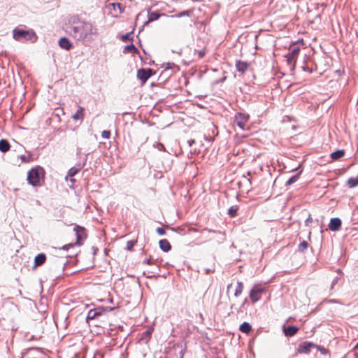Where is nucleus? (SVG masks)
Wrapping results in <instances>:
<instances>
[{
    "label": "nucleus",
    "instance_id": "1",
    "mask_svg": "<svg viewBox=\"0 0 358 358\" xmlns=\"http://www.w3.org/2000/svg\"><path fill=\"white\" fill-rule=\"evenodd\" d=\"M69 29L70 35L77 41L91 42L97 34V29L92 23L76 17L72 20Z\"/></svg>",
    "mask_w": 358,
    "mask_h": 358
},
{
    "label": "nucleus",
    "instance_id": "2",
    "mask_svg": "<svg viewBox=\"0 0 358 358\" xmlns=\"http://www.w3.org/2000/svg\"><path fill=\"white\" fill-rule=\"evenodd\" d=\"M44 174V170L41 166H36L31 169L27 173L28 182L33 185L36 186L39 184L41 179Z\"/></svg>",
    "mask_w": 358,
    "mask_h": 358
},
{
    "label": "nucleus",
    "instance_id": "3",
    "mask_svg": "<svg viewBox=\"0 0 358 358\" xmlns=\"http://www.w3.org/2000/svg\"><path fill=\"white\" fill-rule=\"evenodd\" d=\"M32 36L34 34L28 31L15 29L13 31V38L18 41H28Z\"/></svg>",
    "mask_w": 358,
    "mask_h": 358
},
{
    "label": "nucleus",
    "instance_id": "4",
    "mask_svg": "<svg viewBox=\"0 0 358 358\" xmlns=\"http://www.w3.org/2000/svg\"><path fill=\"white\" fill-rule=\"evenodd\" d=\"M248 120L249 115L242 113H237L234 117L235 124L242 130L245 129Z\"/></svg>",
    "mask_w": 358,
    "mask_h": 358
},
{
    "label": "nucleus",
    "instance_id": "5",
    "mask_svg": "<svg viewBox=\"0 0 358 358\" xmlns=\"http://www.w3.org/2000/svg\"><path fill=\"white\" fill-rule=\"evenodd\" d=\"M265 292L264 287L259 285H255L250 292V298L252 303H256L260 299V294Z\"/></svg>",
    "mask_w": 358,
    "mask_h": 358
},
{
    "label": "nucleus",
    "instance_id": "6",
    "mask_svg": "<svg viewBox=\"0 0 358 358\" xmlns=\"http://www.w3.org/2000/svg\"><path fill=\"white\" fill-rule=\"evenodd\" d=\"M73 230L76 235V243L78 245H82L83 241L87 238L85 229L83 227L76 225Z\"/></svg>",
    "mask_w": 358,
    "mask_h": 358
},
{
    "label": "nucleus",
    "instance_id": "7",
    "mask_svg": "<svg viewBox=\"0 0 358 358\" xmlns=\"http://www.w3.org/2000/svg\"><path fill=\"white\" fill-rule=\"evenodd\" d=\"M300 49L298 47H294L289 50V52L285 56L288 64L295 65L296 58L299 53Z\"/></svg>",
    "mask_w": 358,
    "mask_h": 358
},
{
    "label": "nucleus",
    "instance_id": "8",
    "mask_svg": "<svg viewBox=\"0 0 358 358\" xmlns=\"http://www.w3.org/2000/svg\"><path fill=\"white\" fill-rule=\"evenodd\" d=\"M153 74L154 71L151 69H141L137 71V78L142 82V83H145Z\"/></svg>",
    "mask_w": 358,
    "mask_h": 358
},
{
    "label": "nucleus",
    "instance_id": "9",
    "mask_svg": "<svg viewBox=\"0 0 358 358\" xmlns=\"http://www.w3.org/2000/svg\"><path fill=\"white\" fill-rule=\"evenodd\" d=\"M208 232L209 234H213V236L209 237L211 240H215L218 243H222L225 239L224 234L221 231H211L208 229H203V233Z\"/></svg>",
    "mask_w": 358,
    "mask_h": 358
},
{
    "label": "nucleus",
    "instance_id": "10",
    "mask_svg": "<svg viewBox=\"0 0 358 358\" xmlns=\"http://www.w3.org/2000/svg\"><path fill=\"white\" fill-rule=\"evenodd\" d=\"M341 226V219L336 217L331 218L329 224V228L331 231H336L339 229Z\"/></svg>",
    "mask_w": 358,
    "mask_h": 358
},
{
    "label": "nucleus",
    "instance_id": "11",
    "mask_svg": "<svg viewBox=\"0 0 358 358\" xmlns=\"http://www.w3.org/2000/svg\"><path fill=\"white\" fill-rule=\"evenodd\" d=\"M314 347V344L310 342H303L299 346V352L300 353H308L310 350Z\"/></svg>",
    "mask_w": 358,
    "mask_h": 358
},
{
    "label": "nucleus",
    "instance_id": "12",
    "mask_svg": "<svg viewBox=\"0 0 358 358\" xmlns=\"http://www.w3.org/2000/svg\"><path fill=\"white\" fill-rule=\"evenodd\" d=\"M299 329L295 326H289L287 327H283V332L285 335L287 337L293 336L295 335Z\"/></svg>",
    "mask_w": 358,
    "mask_h": 358
},
{
    "label": "nucleus",
    "instance_id": "13",
    "mask_svg": "<svg viewBox=\"0 0 358 358\" xmlns=\"http://www.w3.org/2000/svg\"><path fill=\"white\" fill-rule=\"evenodd\" d=\"M59 46L66 50H69L72 48V43L71 41L66 37H63L60 38L59 41Z\"/></svg>",
    "mask_w": 358,
    "mask_h": 358
},
{
    "label": "nucleus",
    "instance_id": "14",
    "mask_svg": "<svg viewBox=\"0 0 358 358\" xmlns=\"http://www.w3.org/2000/svg\"><path fill=\"white\" fill-rule=\"evenodd\" d=\"M46 260V256L43 253H40L35 257L34 266L36 267L43 265Z\"/></svg>",
    "mask_w": 358,
    "mask_h": 358
},
{
    "label": "nucleus",
    "instance_id": "15",
    "mask_svg": "<svg viewBox=\"0 0 358 358\" xmlns=\"http://www.w3.org/2000/svg\"><path fill=\"white\" fill-rule=\"evenodd\" d=\"M236 67L238 71L243 73L248 70L249 64L245 62L237 61L236 63Z\"/></svg>",
    "mask_w": 358,
    "mask_h": 358
},
{
    "label": "nucleus",
    "instance_id": "16",
    "mask_svg": "<svg viewBox=\"0 0 358 358\" xmlns=\"http://www.w3.org/2000/svg\"><path fill=\"white\" fill-rule=\"evenodd\" d=\"M82 169V166L80 164H78L72 168H71L69 171L67 176L66 177V180H68V178H72L76 176Z\"/></svg>",
    "mask_w": 358,
    "mask_h": 358
},
{
    "label": "nucleus",
    "instance_id": "17",
    "mask_svg": "<svg viewBox=\"0 0 358 358\" xmlns=\"http://www.w3.org/2000/svg\"><path fill=\"white\" fill-rule=\"evenodd\" d=\"M84 117V108L79 106L78 109L76 112L75 114H73L71 116V118L74 120H83Z\"/></svg>",
    "mask_w": 358,
    "mask_h": 358
},
{
    "label": "nucleus",
    "instance_id": "18",
    "mask_svg": "<svg viewBox=\"0 0 358 358\" xmlns=\"http://www.w3.org/2000/svg\"><path fill=\"white\" fill-rule=\"evenodd\" d=\"M159 248L164 252H168L171 250V244L166 239L160 240L159 242Z\"/></svg>",
    "mask_w": 358,
    "mask_h": 358
},
{
    "label": "nucleus",
    "instance_id": "19",
    "mask_svg": "<svg viewBox=\"0 0 358 358\" xmlns=\"http://www.w3.org/2000/svg\"><path fill=\"white\" fill-rule=\"evenodd\" d=\"M10 145L7 140L1 139L0 141V151L6 152L10 150Z\"/></svg>",
    "mask_w": 358,
    "mask_h": 358
},
{
    "label": "nucleus",
    "instance_id": "20",
    "mask_svg": "<svg viewBox=\"0 0 358 358\" xmlns=\"http://www.w3.org/2000/svg\"><path fill=\"white\" fill-rule=\"evenodd\" d=\"M148 22H153L159 18L161 15H165L164 14H159L156 12H150L148 10Z\"/></svg>",
    "mask_w": 358,
    "mask_h": 358
},
{
    "label": "nucleus",
    "instance_id": "21",
    "mask_svg": "<svg viewBox=\"0 0 358 358\" xmlns=\"http://www.w3.org/2000/svg\"><path fill=\"white\" fill-rule=\"evenodd\" d=\"M345 155V151L343 150H338L331 154V157L333 159H338L343 157Z\"/></svg>",
    "mask_w": 358,
    "mask_h": 358
},
{
    "label": "nucleus",
    "instance_id": "22",
    "mask_svg": "<svg viewBox=\"0 0 358 358\" xmlns=\"http://www.w3.org/2000/svg\"><path fill=\"white\" fill-rule=\"evenodd\" d=\"M239 329H240L241 331H242L243 333L248 334L251 331L252 327H251V325L249 323L243 322L240 326Z\"/></svg>",
    "mask_w": 358,
    "mask_h": 358
},
{
    "label": "nucleus",
    "instance_id": "23",
    "mask_svg": "<svg viewBox=\"0 0 358 358\" xmlns=\"http://www.w3.org/2000/svg\"><path fill=\"white\" fill-rule=\"evenodd\" d=\"M243 284L242 282H237V285H236V289H235V292H234V296L236 297H238L242 292H243Z\"/></svg>",
    "mask_w": 358,
    "mask_h": 358
},
{
    "label": "nucleus",
    "instance_id": "24",
    "mask_svg": "<svg viewBox=\"0 0 358 358\" xmlns=\"http://www.w3.org/2000/svg\"><path fill=\"white\" fill-rule=\"evenodd\" d=\"M137 50L134 45H129L124 47V52H135Z\"/></svg>",
    "mask_w": 358,
    "mask_h": 358
},
{
    "label": "nucleus",
    "instance_id": "25",
    "mask_svg": "<svg viewBox=\"0 0 358 358\" xmlns=\"http://www.w3.org/2000/svg\"><path fill=\"white\" fill-rule=\"evenodd\" d=\"M308 246V243L306 241H303L299 245L298 250L299 252H303L306 249H307Z\"/></svg>",
    "mask_w": 358,
    "mask_h": 358
},
{
    "label": "nucleus",
    "instance_id": "26",
    "mask_svg": "<svg viewBox=\"0 0 358 358\" xmlns=\"http://www.w3.org/2000/svg\"><path fill=\"white\" fill-rule=\"evenodd\" d=\"M299 178V174L292 176L286 182L287 185H291L297 181Z\"/></svg>",
    "mask_w": 358,
    "mask_h": 358
},
{
    "label": "nucleus",
    "instance_id": "27",
    "mask_svg": "<svg viewBox=\"0 0 358 358\" xmlns=\"http://www.w3.org/2000/svg\"><path fill=\"white\" fill-rule=\"evenodd\" d=\"M348 184L350 187H354L358 185V180L355 178H350L348 180Z\"/></svg>",
    "mask_w": 358,
    "mask_h": 358
},
{
    "label": "nucleus",
    "instance_id": "28",
    "mask_svg": "<svg viewBox=\"0 0 358 358\" xmlns=\"http://www.w3.org/2000/svg\"><path fill=\"white\" fill-rule=\"evenodd\" d=\"M97 310H90L87 315V319L93 320L97 317Z\"/></svg>",
    "mask_w": 358,
    "mask_h": 358
},
{
    "label": "nucleus",
    "instance_id": "29",
    "mask_svg": "<svg viewBox=\"0 0 358 358\" xmlns=\"http://www.w3.org/2000/svg\"><path fill=\"white\" fill-rule=\"evenodd\" d=\"M228 213L229 215L231 216V217H234L237 214V208H235L234 206H231L229 210H228Z\"/></svg>",
    "mask_w": 358,
    "mask_h": 358
},
{
    "label": "nucleus",
    "instance_id": "30",
    "mask_svg": "<svg viewBox=\"0 0 358 358\" xmlns=\"http://www.w3.org/2000/svg\"><path fill=\"white\" fill-rule=\"evenodd\" d=\"M192 13V10H185V11L181 12L179 14H178L177 17H182L183 16H190Z\"/></svg>",
    "mask_w": 358,
    "mask_h": 358
},
{
    "label": "nucleus",
    "instance_id": "31",
    "mask_svg": "<svg viewBox=\"0 0 358 358\" xmlns=\"http://www.w3.org/2000/svg\"><path fill=\"white\" fill-rule=\"evenodd\" d=\"M101 136L103 138L108 139L110 136V131L104 130L101 133Z\"/></svg>",
    "mask_w": 358,
    "mask_h": 358
},
{
    "label": "nucleus",
    "instance_id": "32",
    "mask_svg": "<svg viewBox=\"0 0 358 358\" xmlns=\"http://www.w3.org/2000/svg\"><path fill=\"white\" fill-rule=\"evenodd\" d=\"M134 245H135L134 241H128L127 243V249L129 250H131L133 248Z\"/></svg>",
    "mask_w": 358,
    "mask_h": 358
},
{
    "label": "nucleus",
    "instance_id": "33",
    "mask_svg": "<svg viewBox=\"0 0 358 358\" xmlns=\"http://www.w3.org/2000/svg\"><path fill=\"white\" fill-rule=\"evenodd\" d=\"M111 5L113 6L114 10L117 8L120 13L122 12L120 3H112Z\"/></svg>",
    "mask_w": 358,
    "mask_h": 358
},
{
    "label": "nucleus",
    "instance_id": "34",
    "mask_svg": "<svg viewBox=\"0 0 358 358\" xmlns=\"http://www.w3.org/2000/svg\"><path fill=\"white\" fill-rule=\"evenodd\" d=\"M156 231L157 233L160 236H163L165 234V230L163 228L158 227Z\"/></svg>",
    "mask_w": 358,
    "mask_h": 358
},
{
    "label": "nucleus",
    "instance_id": "35",
    "mask_svg": "<svg viewBox=\"0 0 358 358\" xmlns=\"http://www.w3.org/2000/svg\"><path fill=\"white\" fill-rule=\"evenodd\" d=\"M82 154V149L80 148H77L76 155L80 156Z\"/></svg>",
    "mask_w": 358,
    "mask_h": 358
},
{
    "label": "nucleus",
    "instance_id": "36",
    "mask_svg": "<svg viewBox=\"0 0 358 358\" xmlns=\"http://www.w3.org/2000/svg\"><path fill=\"white\" fill-rule=\"evenodd\" d=\"M94 310H97V313H97V316H99V315H101L102 310L101 308H96Z\"/></svg>",
    "mask_w": 358,
    "mask_h": 358
},
{
    "label": "nucleus",
    "instance_id": "37",
    "mask_svg": "<svg viewBox=\"0 0 358 358\" xmlns=\"http://www.w3.org/2000/svg\"><path fill=\"white\" fill-rule=\"evenodd\" d=\"M157 148L159 150H165L164 146L162 144H159V146H158Z\"/></svg>",
    "mask_w": 358,
    "mask_h": 358
},
{
    "label": "nucleus",
    "instance_id": "38",
    "mask_svg": "<svg viewBox=\"0 0 358 358\" xmlns=\"http://www.w3.org/2000/svg\"><path fill=\"white\" fill-rule=\"evenodd\" d=\"M129 34H128L122 36V39L123 40H127V39H129Z\"/></svg>",
    "mask_w": 358,
    "mask_h": 358
},
{
    "label": "nucleus",
    "instance_id": "39",
    "mask_svg": "<svg viewBox=\"0 0 358 358\" xmlns=\"http://www.w3.org/2000/svg\"><path fill=\"white\" fill-rule=\"evenodd\" d=\"M198 54H199V57L200 58H201V57H203V55H204V52H203V51H201H201H199V53H198Z\"/></svg>",
    "mask_w": 358,
    "mask_h": 358
},
{
    "label": "nucleus",
    "instance_id": "40",
    "mask_svg": "<svg viewBox=\"0 0 358 358\" xmlns=\"http://www.w3.org/2000/svg\"><path fill=\"white\" fill-rule=\"evenodd\" d=\"M20 158L22 160V162H27L26 161V157L24 155H21Z\"/></svg>",
    "mask_w": 358,
    "mask_h": 358
},
{
    "label": "nucleus",
    "instance_id": "41",
    "mask_svg": "<svg viewBox=\"0 0 358 358\" xmlns=\"http://www.w3.org/2000/svg\"><path fill=\"white\" fill-rule=\"evenodd\" d=\"M145 262L146 264H152V262H151V259H150L145 260Z\"/></svg>",
    "mask_w": 358,
    "mask_h": 358
},
{
    "label": "nucleus",
    "instance_id": "42",
    "mask_svg": "<svg viewBox=\"0 0 358 358\" xmlns=\"http://www.w3.org/2000/svg\"><path fill=\"white\" fill-rule=\"evenodd\" d=\"M145 334L147 336H150L151 334V331L148 330V331H146Z\"/></svg>",
    "mask_w": 358,
    "mask_h": 358
},
{
    "label": "nucleus",
    "instance_id": "43",
    "mask_svg": "<svg viewBox=\"0 0 358 358\" xmlns=\"http://www.w3.org/2000/svg\"><path fill=\"white\" fill-rule=\"evenodd\" d=\"M336 282H337V279H334L332 282V287L336 283Z\"/></svg>",
    "mask_w": 358,
    "mask_h": 358
},
{
    "label": "nucleus",
    "instance_id": "44",
    "mask_svg": "<svg viewBox=\"0 0 358 358\" xmlns=\"http://www.w3.org/2000/svg\"><path fill=\"white\" fill-rule=\"evenodd\" d=\"M170 66H171V64H170V63H168V64H167V67H166V68H167V69L170 68Z\"/></svg>",
    "mask_w": 358,
    "mask_h": 358
},
{
    "label": "nucleus",
    "instance_id": "45",
    "mask_svg": "<svg viewBox=\"0 0 358 358\" xmlns=\"http://www.w3.org/2000/svg\"><path fill=\"white\" fill-rule=\"evenodd\" d=\"M231 287V284L227 286V289L229 290V288H230Z\"/></svg>",
    "mask_w": 358,
    "mask_h": 358
},
{
    "label": "nucleus",
    "instance_id": "46",
    "mask_svg": "<svg viewBox=\"0 0 358 358\" xmlns=\"http://www.w3.org/2000/svg\"><path fill=\"white\" fill-rule=\"evenodd\" d=\"M310 217H308V218L306 220V222H310Z\"/></svg>",
    "mask_w": 358,
    "mask_h": 358
},
{
    "label": "nucleus",
    "instance_id": "47",
    "mask_svg": "<svg viewBox=\"0 0 358 358\" xmlns=\"http://www.w3.org/2000/svg\"><path fill=\"white\" fill-rule=\"evenodd\" d=\"M70 181H71V182H73L75 180H74V179L71 178V179H70Z\"/></svg>",
    "mask_w": 358,
    "mask_h": 358
},
{
    "label": "nucleus",
    "instance_id": "48",
    "mask_svg": "<svg viewBox=\"0 0 358 358\" xmlns=\"http://www.w3.org/2000/svg\"><path fill=\"white\" fill-rule=\"evenodd\" d=\"M86 156H87L89 155V152H87L85 154Z\"/></svg>",
    "mask_w": 358,
    "mask_h": 358
},
{
    "label": "nucleus",
    "instance_id": "49",
    "mask_svg": "<svg viewBox=\"0 0 358 358\" xmlns=\"http://www.w3.org/2000/svg\"><path fill=\"white\" fill-rule=\"evenodd\" d=\"M357 347H358V343H357Z\"/></svg>",
    "mask_w": 358,
    "mask_h": 358
}]
</instances>
